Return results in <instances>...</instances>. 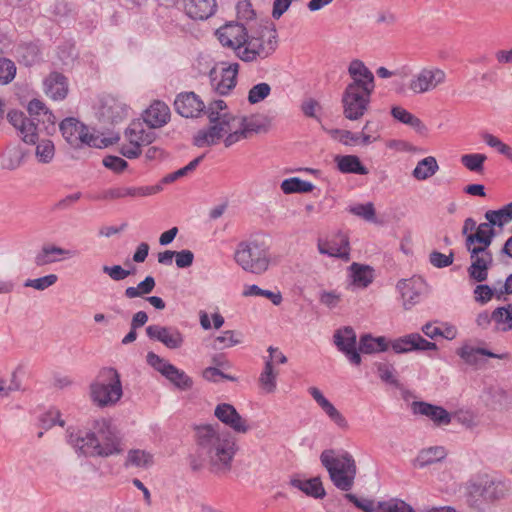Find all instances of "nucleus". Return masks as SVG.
I'll list each match as a JSON object with an SVG mask.
<instances>
[{
  "label": "nucleus",
  "mask_w": 512,
  "mask_h": 512,
  "mask_svg": "<svg viewBox=\"0 0 512 512\" xmlns=\"http://www.w3.org/2000/svg\"><path fill=\"white\" fill-rule=\"evenodd\" d=\"M67 443L78 456L107 458L122 453V437L105 418L96 419L90 428L66 431Z\"/></svg>",
  "instance_id": "f257e3e1"
},
{
  "label": "nucleus",
  "mask_w": 512,
  "mask_h": 512,
  "mask_svg": "<svg viewBox=\"0 0 512 512\" xmlns=\"http://www.w3.org/2000/svg\"><path fill=\"white\" fill-rule=\"evenodd\" d=\"M197 452L206 461L212 473L230 471L237 445L228 433H219L218 425H201L196 428Z\"/></svg>",
  "instance_id": "f03ea898"
},
{
  "label": "nucleus",
  "mask_w": 512,
  "mask_h": 512,
  "mask_svg": "<svg viewBox=\"0 0 512 512\" xmlns=\"http://www.w3.org/2000/svg\"><path fill=\"white\" fill-rule=\"evenodd\" d=\"M234 261L245 272L262 275L268 271L271 262V244L265 236H254L237 244Z\"/></svg>",
  "instance_id": "7ed1b4c3"
},
{
  "label": "nucleus",
  "mask_w": 512,
  "mask_h": 512,
  "mask_svg": "<svg viewBox=\"0 0 512 512\" xmlns=\"http://www.w3.org/2000/svg\"><path fill=\"white\" fill-rule=\"evenodd\" d=\"M278 46V33L272 22L252 27L237 57L244 62L263 60L272 55Z\"/></svg>",
  "instance_id": "20e7f679"
},
{
  "label": "nucleus",
  "mask_w": 512,
  "mask_h": 512,
  "mask_svg": "<svg viewBox=\"0 0 512 512\" xmlns=\"http://www.w3.org/2000/svg\"><path fill=\"white\" fill-rule=\"evenodd\" d=\"M320 461L336 488L349 491L353 487L357 467L350 453L347 451L337 453L333 449H326L321 453Z\"/></svg>",
  "instance_id": "39448f33"
},
{
  "label": "nucleus",
  "mask_w": 512,
  "mask_h": 512,
  "mask_svg": "<svg viewBox=\"0 0 512 512\" xmlns=\"http://www.w3.org/2000/svg\"><path fill=\"white\" fill-rule=\"evenodd\" d=\"M90 395L92 401L101 408L115 405L123 395L117 370L111 367L103 368L90 385Z\"/></svg>",
  "instance_id": "423d86ee"
},
{
  "label": "nucleus",
  "mask_w": 512,
  "mask_h": 512,
  "mask_svg": "<svg viewBox=\"0 0 512 512\" xmlns=\"http://www.w3.org/2000/svg\"><path fill=\"white\" fill-rule=\"evenodd\" d=\"M206 114L209 122H217L222 136L226 135L224 139L226 147H230L241 140L243 133L240 131L239 116L229 113L223 100H214L209 103Z\"/></svg>",
  "instance_id": "0eeeda50"
},
{
  "label": "nucleus",
  "mask_w": 512,
  "mask_h": 512,
  "mask_svg": "<svg viewBox=\"0 0 512 512\" xmlns=\"http://www.w3.org/2000/svg\"><path fill=\"white\" fill-rule=\"evenodd\" d=\"M59 129L65 141L73 148L84 146L104 148L108 146L107 139L90 133L88 127L74 117L62 120Z\"/></svg>",
  "instance_id": "6e6552de"
},
{
  "label": "nucleus",
  "mask_w": 512,
  "mask_h": 512,
  "mask_svg": "<svg viewBox=\"0 0 512 512\" xmlns=\"http://www.w3.org/2000/svg\"><path fill=\"white\" fill-rule=\"evenodd\" d=\"M125 137L128 144L121 147V154L128 158L134 159L141 154V147L151 144L155 138V132L140 120H133L125 131Z\"/></svg>",
  "instance_id": "1a4fd4ad"
},
{
  "label": "nucleus",
  "mask_w": 512,
  "mask_h": 512,
  "mask_svg": "<svg viewBox=\"0 0 512 512\" xmlns=\"http://www.w3.org/2000/svg\"><path fill=\"white\" fill-rule=\"evenodd\" d=\"M373 90H364L357 83H349L342 95L343 114L349 120L360 119L367 111Z\"/></svg>",
  "instance_id": "9d476101"
},
{
  "label": "nucleus",
  "mask_w": 512,
  "mask_h": 512,
  "mask_svg": "<svg viewBox=\"0 0 512 512\" xmlns=\"http://www.w3.org/2000/svg\"><path fill=\"white\" fill-rule=\"evenodd\" d=\"M446 81V73L439 67L427 66L415 74L408 85L414 94H424L435 90Z\"/></svg>",
  "instance_id": "9b49d317"
},
{
  "label": "nucleus",
  "mask_w": 512,
  "mask_h": 512,
  "mask_svg": "<svg viewBox=\"0 0 512 512\" xmlns=\"http://www.w3.org/2000/svg\"><path fill=\"white\" fill-rule=\"evenodd\" d=\"M251 28L252 26H246L243 22L231 21L217 29L216 35L223 46L233 48L238 55V50L245 43Z\"/></svg>",
  "instance_id": "f8f14e48"
},
{
  "label": "nucleus",
  "mask_w": 512,
  "mask_h": 512,
  "mask_svg": "<svg viewBox=\"0 0 512 512\" xmlns=\"http://www.w3.org/2000/svg\"><path fill=\"white\" fill-rule=\"evenodd\" d=\"M466 249L472 260L468 269L469 276L477 282L485 281L488 277V269L493 261L492 253L486 250L485 247L476 244H472Z\"/></svg>",
  "instance_id": "ddd939ff"
},
{
  "label": "nucleus",
  "mask_w": 512,
  "mask_h": 512,
  "mask_svg": "<svg viewBox=\"0 0 512 512\" xmlns=\"http://www.w3.org/2000/svg\"><path fill=\"white\" fill-rule=\"evenodd\" d=\"M239 64L233 63L222 68H212L209 72L212 89L220 95H227L236 86Z\"/></svg>",
  "instance_id": "4468645a"
},
{
  "label": "nucleus",
  "mask_w": 512,
  "mask_h": 512,
  "mask_svg": "<svg viewBox=\"0 0 512 512\" xmlns=\"http://www.w3.org/2000/svg\"><path fill=\"white\" fill-rule=\"evenodd\" d=\"M129 115V107L121 99L106 96L101 101L99 119L107 124L116 125L123 122Z\"/></svg>",
  "instance_id": "2eb2a0df"
},
{
  "label": "nucleus",
  "mask_w": 512,
  "mask_h": 512,
  "mask_svg": "<svg viewBox=\"0 0 512 512\" xmlns=\"http://www.w3.org/2000/svg\"><path fill=\"white\" fill-rule=\"evenodd\" d=\"M333 338L338 350L346 356L352 365L358 366L361 364L362 359L356 347L357 337L352 327L346 326L338 329Z\"/></svg>",
  "instance_id": "dca6fc26"
},
{
  "label": "nucleus",
  "mask_w": 512,
  "mask_h": 512,
  "mask_svg": "<svg viewBox=\"0 0 512 512\" xmlns=\"http://www.w3.org/2000/svg\"><path fill=\"white\" fill-rule=\"evenodd\" d=\"M147 336L161 342L168 349H179L184 344V336L174 326L149 325L146 328Z\"/></svg>",
  "instance_id": "f3484780"
},
{
  "label": "nucleus",
  "mask_w": 512,
  "mask_h": 512,
  "mask_svg": "<svg viewBox=\"0 0 512 512\" xmlns=\"http://www.w3.org/2000/svg\"><path fill=\"white\" fill-rule=\"evenodd\" d=\"M214 415L219 421L236 433L245 434L250 430L247 420L244 419L231 404H218L214 410Z\"/></svg>",
  "instance_id": "a211bd4d"
},
{
  "label": "nucleus",
  "mask_w": 512,
  "mask_h": 512,
  "mask_svg": "<svg viewBox=\"0 0 512 512\" xmlns=\"http://www.w3.org/2000/svg\"><path fill=\"white\" fill-rule=\"evenodd\" d=\"M391 347L397 354L437 349L434 342L426 340L419 333H410L399 337L391 342Z\"/></svg>",
  "instance_id": "6ab92c4d"
},
{
  "label": "nucleus",
  "mask_w": 512,
  "mask_h": 512,
  "mask_svg": "<svg viewBox=\"0 0 512 512\" xmlns=\"http://www.w3.org/2000/svg\"><path fill=\"white\" fill-rule=\"evenodd\" d=\"M8 121L20 132L22 140L25 143L35 144L37 135V124L33 119H29L23 112L12 110L8 112Z\"/></svg>",
  "instance_id": "aec40b11"
},
{
  "label": "nucleus",
  "mask_w": 512,
  "mask_h": 512,
  "mask_svg": "<svg viewBox=\"0 0 512 512\" xmlns=\"http://www.w3.org/2000/svg\"><path fill=\"white\" fill-rule=\"evenodd\" d=\"M424 287L421 278L402 279L397 283V289L401 294L403 306L406 310L419 303Z\"/></svg>",
  "instance_id": "412c9836"
},
{
  "label": "nucleus",
  "mask_w": 512,
  "mask_h": 512,
  "mask_svg": "<svg viewBox=\"0 0 512 512\" xmlns=\"http://www.w3.org/2000/svg\"><path fill=\"white\" fill-rule=\"evenodd\" d=\"M412 412L429 418L437 426H445L451 423L450 413L441 406L424 401H414L411 405Z\"/></svg>",
  "instance_id": "4be33fe9"
},
{
  "label": "nucleus",
  "mask_w": 512,
  "mask_h": 512,
  "mask_svg": "<svg viewBox=\"0 0 512 512\" xmlns=\"http://www.w3.org/2000/svg\"><path fill=\"white\" fill-rule=\"evenodd\" d=\"M174 107L178 114L186 118L198 117L205 109L203 101L194 92L179 94L174 101Z\"/></svg>",
  "instance_id": "5701e85b"
},
{
  "label": "nucleus",
  "mask_w": 512,
  "mask_h": 512,
  "mask_svg": "<svg viewBox=\"0 0 512 512\" xmlns=\"http://www.w3.org/2000/svg\"><path fill=\"white\" fill-rule=\"evenodd\" d=\"M77 255L76 250L64 249L53 244H45L36 253L34 264L43 267L58 262L63 258H71Z\"/></svg>",
  "instance_id": "b1692460"
},
{
  "label": "nucleus",
  "mask_w": 512,
  "mask_h": 512,
  "mask_svg": "<svg viewBox=\"0 0 512 512\" xmlns=\"http://www.w3.org/2000/svg\"><path fill=\"white\" fill-rule=\"evenodd\" d=\"M143 123L150 129L163 127L170 120V109L162 101H154L142 114Z\"/></svg>",
  "instance_id": "393cba45"
},
{
  "label": "nucleus",
  "mask_w": 512,
  "mask_h": 512,
  "mask_svg": "<svg viewBox=\"0 0 512 512\" xmlns=\"http://www.w3.org/2000/svg\"><path fill=\"white\" fill-rule=\"evenodd\" d=\"M162 190V185L141 186V187H117L106 190L101 196L102 199L112 200L124 197H146L154 195Z\"/></svg>",
  "instance_id": "a878e982"
},
{
  "label": "nucleus",
  "mask_w": 512,
  "mask_h": 512,
  "mask_svg": "<svg viewBox=\"0 0 512 512\" xmlns=\"http://www.w3.org/2000/svg\"><path fill=\"white\" fill-rule=\"evenodd\" d=\"M45 94L53 100H63L68 94V80L59 72H51L43 82Z\"/></svg>",
  "instance_id": "bb28decb"
},
{
  "label": "nucleus",
  "mask_w": 512,
  "mask_h": 512,
  "mask_svg": "<svg viewBox=\"0 0 512 512\" xmlns=\"http://www.w3.org/2000/svg\"><path fill=\"white\" fill-rule=\"evenodd\" d=\"M308 392L331 421H333L341 429L348 428V422L346 418L335 408V406L323 395V393L317 387H310Z\"/></svg>",
  "instance_id": "cd10ccee"
},
{
  "label": "nucleus",
  "mask_w": 512,
  "mask_h": 512,
  "mask_svg": "<svg viewBox=\"0 0 512 512\" xmlns=\"http://www.w3.org/2000/svg\"><path fill=\"white\" fill-rule=\"evenodd\" d=\"M28 155V150L20 143L9 144L2 154L1 167L6 170H16Z\"/></svg>",
  "instance_id": "c85d7f7f"
},
{
  "label": "nucleus",
  "mask_w": 512,
  "mask_h": 512,
  "mask_svg": "<svg viewBox=\"0 0 512 512\" xmlns=\"http://www.w3.org/2000/svg\"><path fill=\"white\" fill-rule=\"evenodd\" d=\"M348 72L353 79L351 83H357L364 90H374V75L361 60L351 61Z\"/></svg>",
  "instance_id": "c756f323"
},
{
  "label": "nucleus",
  "mask_w": 512,
  "mask_h": 512,
  "mask_svg": "<svg viewBox=\"0 0 512 512\" xmlns=\"http://www.w3.org/2000/svg\"><path fill=\"white\" fill-rule=\"evenodd\" d=\"M215 0H186L185 11L195 20H204L212 16L216 10Z\"/></svg>",
  "instance_id": "7c9ffc66"
},
{
  "label": "nucleus",
  "mask_w": 512,
  "mask_h": 512,
  "mask_svg": "<svg viewBox=\"0 0 512 512\" xmlns=\"http://www.w3.org/2000/svg\"><path fill=\"white\" fill-rule=\"evenodd\" d=\"M334 161L337 169L343 174L367 175L369 173L356 155H337Z\"/></svg>",
  "instance_id": "2f4dec72"
},
{
  "label": "nucleus",
  "mask_w": 512,
  "mask_h": 512,
  "mask_svg": "<svg viewBox=\"0 0 512 512\" xmlns=\"http://www.w3.org/2000/svg\"><path fill=\"white\" fill-rule=\"evenodd\" d=\"M290 484L305 493L307 496L315 499H322L325 497L326 492L319 477H314L308 480L293 478Z\"/></svg>",
  "instance_id": "473e14b6"
},
{
  "label": "nucleus",
  "mask_w": 512,
  "mask_h": 512,
  "mask_svg": "<svg viewBox=\"0 0 512 512\" xmlns=\"http://www.w3.org/2000/svg\"><path fill=\"white\" fill-rule=\"evenodd\" d=\"M318 250L321 254L328 255L330 257L340 258L345 261H349L350 259L349 240L344 235L340 236L339 243L328 244L319 242Z\"/></svg>",
  "instance_id": "72a5a7b5"
},
{
  "label": "nucleus",
  "mask_w": 512,
  "mask_h": 512,
  "mask_svg": "<svg viewBox=\"0 0 512 512\" xmlns=\"http://www.w3.org/2000/svg\"><path fill=\"white\" fill-rule=\"evenodd\" d=\"M223 138L217 122H210V126L199 130L193 138V143L197 147L212 146L217 144Z\"/></svg>",
  "instance_id": "f704fd0d"
},
{
  "label": "nucleus",
  "mask_w": 512,
  "mask_h": 512,
  "mask_svg": "<svg viewBox=\"0 0 512 512\" xmlns=\"http://www.w3.org/2000/svg\"><path fill=\"white\" fill-rule=\"evenodd\" d=\"M458 354L467 364L470 365H475L478 363L479 355L497 359H510L509 353L497 354L486 348H474L468 346L463 347Z\"/></svg>",
  "instance_id": "c9c22d12"
},
{
  "label": "nucleus",
  "mask_w": 512,
  "mask_h": 512,
  "mask_svg": "<svg viewBox=\"0 0 512 512\" xmlns=\"http://www.w3.org/2000/svg\"><path fill=\"white\" fill-rule=\"evenodd\" d=\"M388 347V341L384 336L373 337L371 334H364L360 337L358 352L372 354L384 352Z\"/></svg>",
  "instance_id": "e433bc0d"
},
{
  "label": "nucleus",
  "mask_w": 512,
  "mask_h": 512,
  "mask_svg": "<svg viewBox=\"0 0 512 512\" xmlns=\"http://www.w3.org/2000/svg\"><path fill=\"white\" fill-rule=\"evenodd\" d=\"M508 488L504 482L499 480H486L482 485L481 495L487 501H496L504 498Z\"/></svg>",
  "instance_id": "4c0bfd02"
},
{
  "label": "nucleus",
  "mask_w": 512,
  "mask_h": 512,
  "mask_svg": "<svg viewBox=\"0 0 512 512\" xmlns=\"http://www.w3.org/2000/svg\"><path fill=\"white\" fill-rule=\"evenodd\" d=\"M446 457V451L442 446L429 447L419 452L415 464L420 468L437 463Z\"/></svg>",
  "instance_id": "58836bf2"
},
{
  "label": "nucleus",
  "mask_w": 512,
  "mask_h": 512,
  "mask_svg": "<svg viewBox=\"0 0 512 512\" xmlns=\"http://www.w3.org/2000/svg\"><path fill=\"white\" fill-rule=\"evenodd\" d=\"M239 122L241 126L240 131L243 133V135H241V139L248 138L251 133L267 131V126L258 115L239 116Z\"/></svg>",
  "instance_id": "ea45409f"
},
{
  "label": "nucleus",
  "mask_w": 512,
  "mask_h": 512,
  "mask_svg": "<svg viewBox=\"0 0 512 512\" xmlns=\"http://www.w3.org/2000/svg\"><path fill=\"white\" fill-rule=\"evenodd\" d=\"M439 169L437 160L433 156H428L420 160L414 168L412 175L417 180H426L432 177Z\"/></svg>",
  "instance_id": "a19ab883"
},
{
  "label": "nucleus",
  "mask_w": 512,
  "mask_h": 512,
  "mask_svg": "<svg viewBox=\"0 0 512 512\" xmlns=\"http://www.w3.org/2000/svg\"><path fill=\"white\" fill-rule=\"evenodd\" d=\"M153 464V455L145 450L132 449L128 452L125 467L148 468Z\"/></svg>",
  "instance_id": "79ce46f5"
},
{
  "label": "nucleus",
  "mask_w": 512,
  "mask_h": 512,
  "mask_svg": "<svg viewBox=\"0 0 512 512\" xmlns=\"http://www.w3.org/2000/svg\"><path fill=\"white\" fill-rule=\"evenodd\" d=\"M391 115L397 121L412 127L418 132H421L425 129V125L418 117L401 106L393 107L391 109Z\"/></svg>",
  "instance_id": "37998d69"
},
{
  "label": "nucleus",
  "mask_w": 512,
  "mask_h": 512,
  "mask_svg": "<svg viewBox=\"0 0 512 512\" xmlns=\"http://www.w3.org/2000/svg\"><path fill=\"white\" fill-rule=\"evenodd\" d=\"M353 283L359 287H367L373 281V270L356 262L350 266Z\"/></svg>",
  "instance_id": "c03bdc74"
},
{
  "label": "nucleus",
  "mask_w": 512,
  "mask_h": 512,
  "mask_svg": "<svg viewBox=\"0 0 512 512\" xmlns=\"http://www.w3.org/2000/svg\"><path fill=\"white\" fill-rule=\"evenodd\" d=\"M280 187L284 194L309 193L314 189V185L311 182L302 180L299 177L283 180Z\"/></svg>",
  "instance_id": "a18cd8bd"
},
{
  "label": "nucleus",
  "mask_w": 512,
  "mask_h": 512,
  "mask_svg": "<svg viewBox=\"0 0 512 512\" xmlns=\"http://www.w3.org/2000/svg\"><path fill=\"white\" fill-rule=\"evenodd\" d=\"M485 219L496 227L502 228L512 221V202L498 210H488L485 213Z\"/></svg>",
  "instance_id": "49530a36"
},
{
  "label": "nucleus",
  "mask_w": 512,
  "mask_h": 512,
  "mask_svg": "<svg viewBox=\"0 0 512 512\" xmlns=\"http://www.w3.org/2000/svg\"><path fill=\"white\" fill-rule=\"evenodd\" d=\"M492 320L496 323L498 329L504 331L512 328V304L496 308L491 313Z\"/></svg>",
  "instance_id": "de8ad7c7"
},
{
  "label": "nucleus",
  "mask_w": 512,
  "mask_h": 512,
  "mask_svg": "<svg viewBox=\"0 0 512 512\" xmlns=\"http://www.w3.org/2000/svg\"><path fill=\"white\" fill-rule=\"evenodd\" d=\"M156 282L152 276H147L143 281L138 283L136 287H128L125 289L124 295L128 299L142 297L150 294L155 288Z\"/></svg>",
  "instance_id": "09e8293b"
},
{
  "label": "nucleus",
  "mask_w": 512,
  "mask_h": 512,
  "mask_svg": "<svg viewBox=\"0 0 512 512\" xmlns=\"http://www.w3.org/2000/svg\"><path fill=\"white\" fill-rule=\"evenodd\" d=\"M236 10L237 21L243 22L246 26L257 27L255 22L256 13L248 0L239 1Z\"/></svg>",
  "instance_id": "8fccbe9b"
},
{
  "label": "nucleus",
  "mask_w": 512,
  "mask_h": 512,
  "mask_svg": "<svg viewBox=\"0 0 512 512\" xmlns=\"http://www.w3.org/2000/svg\"><path fill=\"white\" fill-rule=\"evenodd\" d=\"M55 155L54 143L49 139L40 140L35 149V156L38 162L47 164L50 163Z\"/></svg>",
  "instance_id": "3c124183"
},
{
  "label": "nucleus",
  "mask_w": 512,
  "mask_h": 512,
  "mask_svg": "<svg viewBox=\"0 0 512 512\" xmlns=\"http://www.w3.org/2000/svg\"><path fill=\"white\" fill-rule=\"evenodd\" d=\"M261 387L267 392L272 393L276 389V373L273 371L271 360L265 362L264 369L259 377Z\"/></svg>",
  "instance_id": "603ef678"
},
{
  "label": "nucleus",
  "mask_w": 512,
  "mask_h": 512,
  "mask_svg": "<svg viewBox=\"0 0 512 512\" xmlns=\"http://www.w3.org/2000/svg\"><path fill=\"white\" fill-rule=\"evenodd\" d=\"M146 360L151 367L161 373L165 378L168 377L170 372H173L174 365L154 352H148Z\"/></svg>",
  "instance_id": "864d4df0"
},
{
  "label": "nucleus",
  "mask_w": 512,
  "mask_h": 512,
  "mask_svg": "<svg viewBox=\"0 0 512 512\" xmlns=\"http://www.w3.org/2000/svg\"><path fill=\"white\" fill-rule=\"evenodd\" d=\"M487 160L486 155L480 153L465 154L461 156V163L468 170L473 172H482L484 162Z\"/></svg>",
  "instance_id": "5fc2aeb1"
},
{
  "label": "nucleus",
  "mask_w": 512,
  "mask_h": 512,
  "mask_svg": "<svg viewBox=\"0 0 512 512\" xmlns=\"http://www.w3.org/2000/svg\"><path fill=\"white\" fill-rule=\"evenodd\" d=\"M15 63L5 57H0V85H7L11 83L16 76Z\"/></svg>",
  "instance_id": "6e6d98bb"
},
{
  "label": "nucleus",
  "mask_w": 512,
  "mask_h": 512,
  "mask_svg": "<svg viewBox=\"0 0 512 512\" xmlns=\"http://www.w3.org/2000/svg\"><path fill=\"white\" fill-rule=\"evenodd\" d=\"M349 212L368 222H376V212L373 203L357 204L349 207Z\"/></svg>",
  "instance_id": "4d7b16f0"
},
{
  "label": "nucleus",
  "mask_w": 512,
  "mask_h": 512,
  "mask_svg": "<svg viewBox=\"0 0 512 512\" xmlns=\"http://www.w3.org/2000/svg\"><path fill=\"white\" fill-rule=\"evenodd\" d=\"M166 378L181 390H188L193 385L192 379L176 366H174L173 372H170Z\"/></svg>",
  "instance_id": "13d9d810"
},
{
  "label": "nucleus",
  "mask_w": 512,
  "mask_h": 512,
  "mask_svg": "<svg viewBox=\"0 0 512 512\" xmlns=\"http://www.w3.org/2000/svg\"><path fill=\"white\" fill-rule=\"evenodd\" d=\"M57 281L58 276L56 274H48L36 279H27L23 285L24 287H30L38 291H44L47 288L53 286Z\"/></svg>",
  "instance_id": "bf43d9fd"
},
{
  "label": "nucleus",
  "mask_w": 512,
  "mask_h": 512,
  "mask_svg": "<svg viewBox=\"0 0 512 512\" xmlns=\"http://www.w3.org/2000/svg\"><path fill=\"white\" fill-rule=\"evenodd\" d=\"M19 55L26 66H32L40 60V50L35 44L20 47Z\"/></svg>",
  "instance_id": "052dcab7"
},
{
  "label": "nucleus",
  "mask_w": 512,
  "mask_h": 512,
  "mask_svg": "<svg viewBox=\"0 0 512 512\" xmlns=\"http://www.w3.org/2000/svg\"><path fill=\"white\" fill-rule=\"evenodd\" d=\"M271 87L268 83L262 82L254 85L248 92V102L256 104L263 101L270 95Z\"/></svg>",
  "instance_id": "680f3d73"
},
{
  "label": "nucleus",
  "mask_w": 512,
  "mask_h": 512,
  "mask_svg": "<svg viewBox=\"0 0 512 512\" xmlns=\"http://www.w3.org/2000/svg\"><path fill=\"white\" fill-rule=\"evenodd\" d=\"M378 511L380 512H414L412 507L402 500L391 499L389 501L378 502Z\"/></svg>",
  "instance_id": "e2e57ef3"
},
{
  "label": "nucleus",
  "mask_w": 512,
  "mask_h": 512,
  "mask_svg": "<svg viewBox=\"0 0 512 512\" xmlns=\"http://www.w3.org/2000/svg\"><path fill=\"white\" fill-rule=\"evenodd\" d=\"M376 367L377 373L383 382L394 386L398 385V380L394 375L395 368L393 367V365L388 363H377Z\"/></svg>",
  "instance_id": "0e129e2a"
},
{
  "label": "nucleus",
  "mask_w": 512,
  "mask_h": 512,
  "mask_svg": "<svg viewBox=\"0 0 512 512\" xmlns=\"http://www.w3.org/2000/svg\"><path fill=\"white\" fill-rule=\"evenodd\" d=\"M235 335L236 333L232 330L224 331L222 335L215 338L214 347L217 349H224L241 343V340L235 338Z\"/></svg>",
  "instance_id": "69168bd1"
},
{
  "label": "nucleus",
  "mask_w": 512,
  "mask_h": 512,
  "mask_svg": "<svg viewBox=\"0 0 512 512\" xmlns=\"http://www.w3.org/2000/svg\"><path fill=\"white\" fill-rule=\"evenodd\" d=\"M345 498L363 512H375L376 510H378V507H375V503L371 499L358 498L356 495L352 493H347L345 495Z\"/></svg>",
  "instance_id": "338daca9"
},
{
  "label": "nucleus",
  "mask_w": 512,
  "mask_h": 512,
  "mask_svg": "<svg viewBox=\"0 0 512 512\" xmlns=\"http://www.w3.org/2000/svg\"><path fill=\"white\" fill-rule=\"evenodd\" d=\"M27 109L30 115L29 119H33L37 124V130H40V117L47 110V107L42 101L33 99L29 102Z\"/></svg>",
  "instance_id": "774afa93"
}]
</instances>
